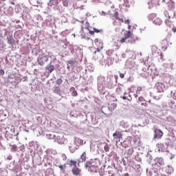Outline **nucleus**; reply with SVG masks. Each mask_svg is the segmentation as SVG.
<instances>
[{"instance_id": "obj_63", "label": "nucleus", "mask_w": 176, "mask_h": 176, "mask_svg": "<svg viewBox=\"0 0 176 176\" xmlns=\"http://www.w3.org/2000/svg\"><path fill=\"white\" fill-rule=\"evenodd\" d=\"M36 120H37L38 123H39V124L42 123V122H43L42 118L39 116H38L36 118Z\"/></svg>"}, {"instance_id": "obj_47", "label": "nucleus", "mask_w": 176, "mask_h": 176, "mask_svg": "<svg viewBox=\"0 0 176 176\" xmlns=\"http://www.w3.org/2000/svg\"><path fill=\"white\" fill-rule=\"evenodd\" d=\"M127 125L124 123V121H121L120 122V129H126Z\"/></svg>"}, {"instance_id": "obj_52", "label": "nucleus", "mask_w": 176, "mask_h": 176, "mask_svg": "<svg viewBox=\"0 0 176 176\" xmlns=\"http://www.w3.org/2000/svg\"><path fill=\"white\" fill-rule=\"evenodd\" d=\"M140 76H142V78H148V72H142L140 74Z\"/></svg>"}, {"instance_id": "obj_61", "label": "nucleus", "mask_w": 176, "mask_h": 176, "mask_svg": "<svg viewBox=\"0 0 176 176\" xmlns=\"http://www.w3.org/2000/svg\"><path fill=\"white\" fill-rule=\"evenodd\" d=\"M99 2H101L102 3H111V1L108 0H99Z\"/></svg>"}, {"instance_id": "obj_40", "label": "nucleus", "mask_w": 176, "mask_h": 176, "mask_svg": "<svg viewBox=\"0 0 176 176\" xmlns=\"http://www.w3.org/2000/svg\"><path fill=\"white\" fill-rule=\"evenodd\" d=\"M157 14L155 13H152V14H149L147 16L148 19L149 20V21H152L153 20V19H155Z\"/></svg>"}, {"instance_id": "obj_26", "label": "nucleus", "mask_w": 176, "mask_h": 176, "mask_svg": "<svg viewBox=\"0 0 176 176\" xmlns=\"http://www.w3.org/2000/svg\"><path fill=\"white\" fill-rule=\"evenodd\" d=\"M8 118V115H6V113H5V111H3V110H0V122H3L5 120H6Z\"/></svg>"}, {"instance_id": "obj_33", "label": "nucleus", "mask_w": 176, "mask_h": 176, "mask_svg": "<svg viewBox=\"0 0 176 176\" xmlns=\"http://www.w3.org/2000/svg\"><path fill=\"white\" fill-rule=\"evenodd\" d=\"M122 135L120 133H114L113 134V137L115 138V140H118V141H120V139L122 138Z\"/></svg>"}, {"instance_id": "obj_5", "label": "nucleus", "mask_w": 176, "mask_h": 176, "mask_svg": "<svg viewBox=\"0 0 176 176\" xmlns=\"http://www.w3.org/2000/svg\"><path fill=\"white\" fill-rule=\"evenodd\" d=\"M86 120L90 122L91 124H94V126H96V124H98V120L100 118L97 116V114H96V113H88L86 116Z\"/></svg>"}, {"instance_id": "obj_9", "label": "nucleus", "mask_w": 176, "mask_h": 176, "mask_svg": "<svg viewBox=\"0 0 176 176\" xmlns=\"http://www.w3.org/2000/svg\"><path fill=\"white\" fill-rule=\"evenodd\" d=\"M170 144H171V140L166 139L165 140V144H162V143H158V144H157V147L158 148V151L160 152H164V151H167V149L168 148V146H170Z\"/></svg>"}, {"instance_id": "obj_36", "label": "nucleus", "mask_w": 176, "mask_h": 176, "mask_svg": "<svg viewBox=\"0 0 176 176\" xmlns=\"http://www.w3.org/2000/svg\"><path fill=\"white\" fill-rule=\"evenodd\" d=\"M105 109H107V108L105 107H102V108L98 110V113H99V115L102 113V115H105V116H107V113H105Z\"/></svg>"}, {"instance_id": "obj_35", "label": "nucleus", "mask_w": 176, "mask_h": 176, "mask_svg": "<svg viewBox=\"0 0 176 176\" xmlns=\"http://www.w3.org/2000/svg\"><path fill=\"white\" fill-rule=\"evenodd\" d=\"M166 172L168 174H173L174 172V169L173 168V166L168 165L167 167L166 168Z\"/></svg>"}, {"instance_id": "obj_1", "label": "nucleus", "mask_w": 176, "mask_h": 176, "mask_svg": "<svg viewBox=\"0 0 176 176\" xmlns=\"http://www.w3.org/2000/svg\"><path fill=\"white\" fill-rule=\"evenodd\" d=\"M118 75L108 76L107 78L103 76L98 77V90L100 94H105V87L114 89L118 85Z\"/></svg>"}, {"instance_id": "obj_22", "label": "nucleus", "mask_w": 176, "mask_h": 176, "mask_svg": "<svg viewBox=\"0 0 176 176\" xmlns=\"http://www.w3.org/2000/svg\"><path fill=\"white\" fill-rule=\"evenodd\" d=\"M67 69H69V68L74 69V67H75V65H76V60H67Z\"/></svg>"}, {"instance_id": "obj_50", "label": "nucleus", "mask_w": 176, "mask_h": 176, "mask_svg": "<svg viewBox=\"0 0 176 176\" xmlns=\"http://www.w3.org/2000/svg\"><path fill=\"white\" fill-rule=\"evenodd\" d=\"M76 161H74V160H70L69 161V166H71V167L74 166V167H76Z\"/></svg>"}, {"instance_id": "obj_46", "label": "nucleus", "mask_w": 176, "mask_h": 176, "mask_svg": "<svg viewBox=\"0 0 176 176\" xmlns=\"http://www.w3.org/2000/svg\"><path fill=\"white\" fill-rule=\"evenodd\" d=\"M61 1L63 6H65V8H68V6H69V0H61Z\"/></svg>"}, {"instance_id": "obj_20", "label": "nucleus", "mask_w": 176, "mask_h": 176, "mask_svg": "<svg viewBox=\"0 0 176 176\" xmlns=\"http://www.w3.org/2000/svg\"><path fill=\"white\" fill-rule=\"evenodd\" d=\"M40 53H42V50L39 47V46L36 45V47L34 48L32 51V54L33 56H38Z\"/></svg>"}, {"instance_id": "obj_62", "label": "nucleus", "mask_w": 176, "mask_h": 176, "mask_svg": "<svg viewBox=\"0 0 176 176\" xmlns=\"http://www.w3.org/2000/svg\"><path fill=\"white\" fill-rule=\"evenodd\" d=\"M133 80H134V77L133 76H129L127 78V82H133Z\"/></svg>"}, {"instance_id": "obj_49", "label": "nucleus", "mask_w": 176, "mask_h": 176, "mask_svg": "<svg viewBox=\"0 0 176 176\" xmlns=\"http://www.w3.org/2000/svg\"><path fill=\"white\" fill-rule=\"evenodd\" d=\"M118 74H120V78H121V79H124V76H126V71L124 72H118Z\"/></svg>"}, {"instance_id": "obj_17", "label": "nucleus", "mask_w": 176, "mask_h": 176, "mask_svg": "<svg viewBox=\"0 0 176 176\" xmlns=\"http://www.w3.org/2000/svg\"><path fill=\"white\" fill-rule=\"evenodd\" d=\"M120 98L124 100V101H127L128 102H131L133 98L130 94L124 93L123 96H120Z\"/></svg>"}, {"instance_id": "obj_54", "label": "nucleus", "mask_w": 176, "mask_h": 176, "mask_svg": "<svg viewBox=\"0 0 176 176\" xmlns=\"http://www.w3.org/2000/svg\"><path fill=\"white\" fill-rule=\"evenodd\" d=\"M87 69L88 71H89V72H93L94 71V67H93V65L87 66Z\"/></svg>"}, {"instance_id": "obj_18", "label": "nucleus", "mask_w": 176, "mask_h": 176, "mask_svg": "<svg viewBox=\"0 0 176 176\" xmlns=\"http://www.w3.org/2000/svg\"><path fill=\"white\" fill-rule=\"evenodd\" d=\"M134 64H135L134 60L129 58L125 62V67H126L128 69L133 68V67H134Z\"/></svg>"}, {"instance_id": "obj_15", "label": "nucleus", "mask_w": 176, "mask_h": 176, "mask_svg": "<svg viewBox=\"0 0 176 176\" xmlns=\"http://www.w3.org/2000/svg\"><path fill=\"white\" fill-rule=\"evenodd\" d=\"M7 42L8 45H10V46H14L16 45V40L13 38V35L10 33L7 35Z\"/></svg>"}, {"instance_id": "obj_19", "label": "nucleus", "mask_w": 176, "mask_h": 176, "mask_svg": "<svg viewBox=\"0 0 176 176\" xmlns=\"http://www.w3.org/2000/svg\"><path fill=\"white\" fill-rule=\"evenodd\" d=\"M57 4H58V0H50L47 3V9L50 10L53 6H56Z\"/></svg>"}, {"instance_id": "obj_42", "label": "nucleus", "mask_w": 176, "mask_h": 176, "mask_svg": "<svg viewBox=\"0 0 176 176\" xmlns=\"http://www.w3.org/2000/svg\"><path fill=\"white\" fill-rule=\"evenodd\" d=\"M58 167L60 168L61 173H63V174H65V169L67 168V165H59Z\"/></svg>"}, {"instance_id": "obj_32", "label": "nucleus", "mask_w": 176, "mask_h": 176, "mask_svg": "<svg viewBox=\"0 0 176 176\" xmlns=\"http://www.w3.org/2000/svg\"><path fill=\"white\" fill-rule=\"evenodd\" d=\"M153 23L155 25H162L163 21H162L160 18H155V20L153 21Z\"/></svg>"}, {"instance_id": "obj_2", "label": "nucleus", "mask_w": 176, "mask_h": 176, "mask_svg": "<svg viewBox=\"0 0 176 176\" xmlns=\"http://www.w3.org/2000/svg\"><path fill=\"white\" fill-rule=\"evenodd\" d=\"M50 63L45 67V71H47V76H49L50 74H52L53 71H56V69H58L60 68V61L57 60L56 56L52 55L50 56Z\"/></svg>"}, {"instance_id": "obj_48", "label": "nucleus", "mask_w": 176, "mask_h": 176, "mask_svg": "<svg viewBox=\"0 0 176 176\" xmlns=\"http://www.w3.org/2000/svg\"><path fill=\"white\" fill-rule=\"evenodd\" d=\"M148 9H152V8H153V6H156V4L153 2V1H148Z\"/></svg>"}, {"instance_id": "obj_14", "label": "nucleus", "mask_w": 176, "mask_h": 176, "mask_svg": "<svg viewBox=\"0 0 176 176\" xmlns=\"http://www.w3.org/2000/svg\"><path fill=\"white\" fill-rule=\"evenodd\" d=\"M138 104L141 105L142 108H148V101L145 100V98L142 96L138 98Z\"/></svg>"}, {"instance_id": "obj_10", "label": "nucleus", "mask_w": 176, "mask_h": 176, "mask_svg": "<svg viewBox=\"0 0 176 176\" xmlns=\"http://www.w3.org/2000/svg\"><path fill=\"white\" fill-rule=\"evenodd\" d=\"M124 38L128 40V43H135V41H138V37L135 36H131V32L128 31L124 34Z\"/></svg>"}, {"instance_id": "obj_44", "label": "nucleus", "mask_w": 176, "mask_h": 176, "mask_svg": "<svg viewBox=\"0 0 176 176\" xmlns=\"http://www.w3.org/2000/svg\"><path fill=\"white\" fill-rule=\"evenodd\" d=\"M126 56H129L130 58H132L133 56H134V52L131 50H128L126 51Z\"/></svg>"}, {"instance_id": "obj_58", "label": "nucleus", "mask_w": 176, "mask_h": 176, "mask_svg": "<svg viewBox=\"0 0 176 176\" xmlns=\"http://www.w3.org/2000/svg\"><path fill=\"white\" fill-rule=\"evenodd\" d=\"M104 149L105 152H109V145L108 144H106L104 146Z\"/></svg>"}, {"instance_id": "obj_30", "label": "nucleus", "mask_w": 176, "mask_h": 176, "mask_svg": "<svg viewBox=\"0 0 176 176\" xmlns=\"http://www.w3.org/2000/svg\"><path fill=\"white\" fill-rule=\"evenodd\" d=\"M74 56V57L76 56L78 58H82V57H83V50L80 48V50L77 51Z\"/></svg>"}, {"instance_id": "obj_38", "label": "nucleus", "mask_w": 176, "mask_h": 176, "mask_svg": "<svg viewBox=\"0 0 176 176\" xmlns=\"http://www.w3.org/2000/svg\"><path fill=\"white\" fill-rule=\"evenodd\" d=\"M70 91L72 93V96H73V97H76V96H78V92L76 91V90L75 89V87H72L70 88Z\"/></svg>"}, {"instance_id": "obj_8", "label": "nucleus", "mask_w": 176, "mask_h": 176, "mask_svg": "<svg viewBox=\"0 0 176 176\" xmlns=\"http://www.w3.org/2000/svg\"><path fill=\"white\" fill-rule=\"evenodd\" d=\"M47 137L49 140H54L56 141L58 144H64V136H58V135H56L55 133H48L47 134Z\"/></svg>"}, {"instance_id": "obj_59", "label": "nucleus", "mask_w": 176, "mask_h": 176, "mask_svg": "<svg viewBox=\"0 0 176 176\" xmlns=\"http://www.w3.org/2000/svg\"><path fill=\"white\" fill-rule=\"evenodd\" d=\"M119 12H116L113 14V17H115L116 19V20H120V19H119Z\"/></svg>"}, {"instance_id": "obj_43", "label": "nucleus", "mask_w": 176, "mask_h": 176, "mask_svg": "<svg viewBox=\"0 0 176 176\" xmlns=\"http://www.w3.org/2000/svg\"><path fill=\"white\" fill-rule=\"evenodd\" d=\"M87 157V154L86 153V152H84L80 156V160L82 162H86Z\"/></svg>"}, {"instance_id": "obj_7", "label": "nucleus", "mask_w": 176, "mask_h": 176, "mask_svg": "<svg viewBox=\"0 0 176 176\" xmlns=\"http://www.w3.org/2000/svg\"><path fill=\"white\" fill-rule=\"evenodd\" d=\"M162 166H164V160L163 158H156L155 163L153 164V168L155 173H159L162 170Z\"/></svg>"}, {"instance_id": "obj_45", "label": "nucleus", "mask_w": 176, "mask_h": 176, "mask_svg": "<svg viewBox=\"0 0 176 176\" xmlns=\"http://www.w3.org/2000/svg\"><path fill=\"white\" fill-rule=\"evenodd\" d=\"M165 24H166V25H168V27L171 28L173 25V22H171V21H170V19H166L165 21H164Z\"/></svg>"}, {"instance_id": "obj_39", "label": "nucleus", "mask_w": 176, "mask_h": 176, "mask_svg": "<svg viewBox=\"0 0 176 176\" xmlns=\"http://www.w3.org/2000/svg\"><path fill=\"white\" fill-rule=\"evenodd\" d=\"M163 137V133H157L154 135V140H160Z\"/></svg>"}, {"instance_id": "obj_11", "label": "nucleus", "mask_w": 176, "mask_h": 176, "mask_svg": "<svg viewBox=\"0 0 176 176\" xmlns=\"http://www.w3.org/2000/svg\"><path fill=\"white\" fill-rule=\"evenodd\" d=\"M43 27H54V19L52 16H48L43 23Z\"/></svg>"}, {"instance_id": "obj_34", "label": "nucleus", "mask_w": 176, "mask_h": 176, "mask_svg": "<svg viewBox=\"0 0 176 176\" xmlns=\"http://www.w3.org/2000/svg\"><path fill=\"white\" fill-rule=\"evenodd\" d=\"M148 71H151L153 74H156L155 71L157 69L156 66L155 65H149L148 67Z\"/></svg>"}, {"instance_id": "obj_23", "label": "nucleus", "mask_w": 176, "mask_h": 176, "mask_svg": "<svg viewBox=\"0 0 176 176\" xmlns=\"http://www.w3.org/2000/svg\"><path fill=\"white\" fill-rule=\"evenodd\" d=\"M151 109L153 111H155V112H160V111H162V107L155 103H151Z\"/></svg>"}, {"instance_id": "obj_28", "label": "nucleus", "mask_w": 176, "mask_h": 176, "mask_svg": "<svg viewBox=\"0 0 176 176\" xmlns=\"http://www.w3.org/2000/svg\"><path fill=\"white\" fill-rule=\"evenodd\" d=\"M82 170L79 169V168L74 166L72 170V173L74 175H80V172Z\"/></svg>"}, {"instance_id": "obj_31", "label": "nucleus", "mask_w": 176, "mask_h": 176, "mask_svg": "<svg viewBox=\"0 0 176 176\" xmlns=\"http://www.w3.org/2000/svg\"><path fill=\"white\" fill-rule=\"evenodd\" d=\"M118 107V104L116 103H111V104H109V107H107V109H109L111 112L112 111H115L116 109V107Z\"/></svg>"}, {"instance_id": "obj_27", "label": "nucleus", "mask_w": 176, "mask_h": 176, "mask_svg": "<svg viewBox=\"0 0 176 176\" xmlns=\"http://www.w3.org/2000/svg\"><path fill=\"white\" fill-rule=\"evenodd\" d=\"M112 64H113L112 58L108 57L106 60H104V67H110V65H112Z\"/></svg>"}, {"instance_id": "obj_6", "label": "nucleus", "mask_w": 176, "mask_h": 176, "mask_svg": "<svg viewBox=\"0 0 176 176\" xmlns=\"http://www.w3.org/2000/svg\"><path fill=\"white\" fill-rule=\"evenodd\" d=\"M95 45L97 48H93L91 50L93 54H100V52L102 49L104 48V44L102 43V41L101 40H98V38H96L95 41Z\"/></svg>"}, {"instance_id": "obj_57", "label": "nucleus", "mask_w": 176, "mask_h": 176, "mask_svg": "<svg viewBox=\"0 0 176 176\" xmlns=\"http://www.w3.org/2000/svg\"><path fill=\"white\" fill-rule=\"evenodd\" d=\"M120 42L121 43H124V42H126V43H129V40H127L126 37L121 38Z\"/></svg>"}, {"instance_id": "obj_3", "label": "nucleus", "mask_w": 176, "mask_h": 176, "mask_svg": "<svg viewBox=\"0 0 176 176\" xmlns=\"http://www.w3.org/2000/svg\"><path fill=\"white\" fill-rule=\"evenodd\" d=\"M100 164V161L97 160H91L87 161L85 164V168L90 171L91 173H96L97 171V168H98V166Z\"/></svg>"}, {"instance_id": "obj_12", "label": "nucleus", "mask_w": 176, "mask_h": 176, "mask_svg": "<svg viewBox=\"0 0 176 176\" xmlns=\"http://www.w3.org/2000/svg\"><path fill=\"white\" fill-rule=\"evenodd\" d=\"M83 144V141L78 138H76L74 140V144L69 146V149H79L80 145Z\"/></svg>"}, {"instance_id": "obj_25", "label": "nucleus", "mask_w": 176, "mask_h": 176, "mask_svg": "<svg viewBox=\"0 0 176 176\" xmlns=\"http://www.w3.org/2000/svg\"><path fill=\"white\" fill-rule=\"evenodd\" d=\"M120 1H122V0H119ZM122 3V9H124L125 10H127L129 8H130V2L129 0H123Z\"/></svg>"}, {"instance_id": "obj_41", "label": "nucleus", "mask_w": 176, "mask_h": 176, "mask_svg": "<svg viewBox=\"0 0 176 176\" xmlns=\"http://www.w3.org/2000/svg\"><path fill=\"white\" fill-rule=\"evenodd\" d=\"M144 87L138 86L136 89V94H141V91H144Z\"/></svg>"}, {"instance_id": "obj_64", "label": "nucleus", "mask_w": 176, "mask_h": 176, "mask_svg": "<svg viewBox=\"0 0 176 176\" xmlns=\"http://www.w3.org/2000/svg\"><path fill=\"white\" fill-rule=\"evenodd\" d=\"M116 93H120V91H122V87L119 86L118 88H116Z\"/></svg>"}, {"instance_id": "obj_4", "label": "nucleus", "mask_w": 176, "mask_h": 176, "mask_svg": "<svg viewBox=\"0 0 176 176\" xmlns=\"http://www.w3.org/2000/svg\"><path fill=\"white\" fill-rule=\"evenodd\" d=\"M52 54H49L47 55H39L37 58V63L38 65H41V67H43V65H45V64H47L49 63V58H50V56Z\"/></svg>"}, {"instance_id": "obj_21", "label": "nucleus", "mask_w": 176, "mask_h": 176, "mask_svg": "<svg viewBox=\"0 0 176 176\" xmlns=\"http://www.w3.org/2000/svg\"><path fill=\"white\" fill-rule=\"evenodd\" d=\"M167 6L169 10H174V9H175V2L173 0H169V1L167 2Z\"/></svg>"}, {"instance_id": "obj_51", "label": "nucleus", "mask_w": 176, "mask_h": 176, "mask_svg": "<svg viewBox=\"0 0 176 176\" xmlns=\"http://www.w3.org/2000/svg\"><path fill=\"white\" fill-rule=\"evenodd\" d=\"M107 54L109 56H112L113 53H115V50H109L107 52H106Z\"/></svg>"}, {"instance_id": "obj_37", "label": "nucleus", "mask_w": 176, "mask_h": 176, "mask_svg": "<svg viewBox=\"0 0 176 176\" xmlns=\"http://www.w3.org/2000/svg\"><path fill=\"white\" fill-rule=\"evenodd\" d=\"M162 45H166L162 47V49H165V50H166L167 47H168V40H167V38H164L162 41Z\"/></svg>"}, {"instance_id": "obj_13", "label": "nucleus", "mask_w": 176, "mask_h": 176, "mask_svg": "<svg viewBox=\"0 0 176 176\" xmlns=\"http://www.w3.org/2000/svg\"><path fill=\"white\" fill-rule=\"evenodd\" d=\"M155 87L157 93H163L164 92V90H166V86L163 82H157Z\"/></svg>"}, {"instance_id": "obj_53", "label": "nucleus", "mask_w": 176, "mask_h": 176, "mask_svg": "<svg viewBox=\"0 0 176 176\" xmlns=\"http://www.w3.org/2000/svg\"><path fill=\"white\" fill-rule=\"evenodd\" d=\"M164 14L165 17H168V19H171V16H170V14H168V11L164 10Z\"/></svg>"}, {"instance_id": "obj_29", "label": "nucleus", "mask_w": 176, "mask_h": 176, "mask_svg": "<svg viewBox=\"0 0 176 176\" xmlns=\"http://www.w3.org/2000/svg\"><path fill=\"white\" fill-rule=\"evenodd\" d=\"M53 93L55 94H58V96H61V89L58 86H56L53 88Z\"/></svg>"}, {"instance_id": "obj_16", "label": "nucleus", "mask_w": 176, "mask_h": 176, "mask_svg": "<svg viewBox=\"0 0 176 176\" xmlns=\"http://www.w3.org/2000/svg\"><path fill=\"white\" fill-rule=\"evenodd\" d=\"M53 9L55 12H58V13H63L65 10L64 6H63L61 4H59L58 3L57 5L53 7Z\"/></svg>"}, {"instance_id": "obj_55", "label": "nucleus", "mask_w": 176, "mask_h": 176, "mask_svg": "<svg viewBox=\"0 0 176 176\" xmlns=\"http://www.w3.org/2000/svg\"><path fill=\"white\" fill-rule=\"evenodd\" d=\"M61 83H63V79H61V78L56 79V85L60 86V85H61Z\"/></svg>"}, {"instance_id": "obj_24", "label": "nucleus", "mask_w": 176, "mask_h": 176, "mask_svg": "<svg viewBox=\"0 0 176 176\" xmlns=\"http://www.w3.org/2000/svg\"><path fill=\"white\" fill-rule=\"evenodd\" d=\"M80 49V47H79V46L78 45H72V47H70V52L74 56Z\"/></svg>"}, {"instance_id": "obj_56", "label": "nucleus", "mask_w": 176, "mask_h": 176, "mask_svg": "<svg viewBox=\"0 0 176 176\" xmlns=\"http://www.w3.org/2000/svg\"><path fill=\"white\" fill-rule=\"evenodd\" d=\"M170 96L173 97L174 100H176V91L174 92L173 91H170Z\"/></svg>"}, {"instance_id": "obj_60", "label": "nucleus", "mask_w": 176, "mask_h": 176, "mask_svg": "<svg viewBox=\"0 0 176 176\" xmlns=\"http://www.w3.org/2000/svg\"><path fill=\"white\" fill-rule=\"evenodd\" d=\"M94 32H96V34H98V32H102V29L98 30L96 28H94Z\"/></svg>"}]
</instances>
